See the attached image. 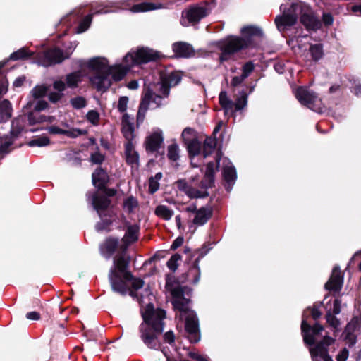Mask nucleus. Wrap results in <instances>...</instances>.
I'll return each mask as SVG.
<instances>
[{"label": "nucleus", "mask_w": 361, "mask_h": 361, "mask_svg": "<svg viewBox=\"0 0 361 361\" xmlns=\"http://www.w3.org/2000/svg\"><path fill=\"white\" fill-rule=\"evenodd\" d=\"M128 264V262L124 256L114 259V265L109 274L112 290L121 295H126L128 291L126 281H132V290L130 291V295L136 298L140 304L144 303L145 299L147 298L150 301L151 290L148 286L142 289L144 281L140 279L133 278L131 274L127 271Z\"/></svg>", "instance_id": "nucleus-1"}, {"label": "nucleus", "mask_w": 361, "mask_h": 361, "mask_svg": "<svg viewBox=\"0 0 361 361\" xmlns=\"http://www.w3.org/2000/svg\"><path fill=\"white\" fill-rule=\"evenodd\" d=\"M180 80L178 71L160 73L159 81L149 87L142 99L137 115V123L143 121L148 109H156L162 105V100L169 95L170 87L176 85Z\"/></svg>", "instance_id": "nucleus-2"}, {"label": "nucleus", "mask_w": 361, "mask_h": 361, "mask_svg": "<svg viewBox=\"0 0 361 361\" xmlns=\"http://www.w3.org/2000/svg\"><path fill=\"white\" fill-rule=\"evenodd\" d=\"M143 322L140 326V338L144 344L150 349L159 350L161 343L157 337L163 332L166 312L161 309H154L149 302L142 312Z\"/></svg>", "instance_id": "nucleus-3"}, {"label": "nucleus", "mask_w": 361, "mask_h": 361, "mask_svg": "<svg viewBox=\"0 0 361 361\" xmlns=\"http://www.w3.org/2000/svg\"><path fill=\"white\" fill-rule=\"evenodd\" d=\"M87 66L97 73L91 78V81L99 91L106 90L111 85V79L115 81L122 80L117 78L121 71L122 65L121 63L110 66L106 58L94 57L89 60Z\"/></svg>", "instance_id": "nucleus-4"}, {"label": "nucleus", "mask_w": 361, "mask_h": 361, "mask_svg": "<svg viewBox=\"0 0 361 361\" xmlns=\"http://www.w3.org/2000/svg\"><path fill=\"white\" fill-rule=\"evenodd\" d=\"M163 57L164 55L160 51L148 47H139L135 49H131L123 58L121 63V71L117 78L123 79L133 66L155 62Z\"/></svg>", "instance_id": "nucleus-5"}, {"label": "nucleus", "mask_w": 361, "mask_h": 361, "mask_svg": "<svg viewBox=\"0 0 361 361\" xmlns=\"http://www.w3.org/2000/svg\"><path fill=\"white\" fill-rule=\"evenodd\" d=\"M116 193L114 190H106L105 194L98 192L87 194V200L91 202L94 210L97 211L101 221L98 222L95 228L97 231L109 229L113 221V211L109 208L110 200L107 196H113Z\"/></svg>", "instance_id": "nucleus-6"}, {"label": "nucleus", "mask_w": 361, "mask_h": 361, "mask_svg": "<svg viewBox=\"0 0 361 361\" xmlns=\"http://www.w3.org/2000/svg\"><path fill=\"white\" fill-rule=\"evenodd\" d=\"M191 293V289L187 287L182 288V295H189ZM190 302V298H185L182 296V314H184L185 318V330L188 334V338L192 343L200 341L201 338L199 319L196 313L190 310L185 305Z\"/></svg>", "instance_id": "nucleus-7"}, {"label": "nucleus", "mask_w": 361, "mask_h": 361, "mask_svg": "<svg viewBox=\"0 0 361 361\" xmlns=\"http://www.w3.org/2000/svg\"><path fill=\"white\" fill-rule=\"evenodd\" d=\"M76 42H70L69 46L63 51L59 48H53L38 54L39 63L43 66H50L60 63L66 59H68L76 48Z\"/></svg>", "instance_id": "nucleus-8"}, {"label": "nucleus", "mask_w": 361, "mask_h": 361, "mask_svg": "<svg viewBox=\"0 0 361 361\" xmlns=\"http://www.w3.org/2000/svg\"><path fill=\"white\" fill-rule=\"evenodd\" d=\"M247 41L239 37L231 36L226 38L221 42L220 45L221 51V61L229 59L233 54L247 47Z\"/></svg>", "instance_id": "nucleus-9"}, {"label": "nucleus", "mask_w": 361, "mask_h": 361, "mask_svg": "<svg viewBox=\"0 0 361 361\" xmlns=\"http://www.w3.org/2000/svg\"><path fill=\"white\" fill-rule=\"evenodd\" d=\"M25 125V119L22 116H19L12 121L11 136L0 135V154L4 155L11 152V147L13 142V137L18 136L23 130Z\"/></svg>", "instance_id": "nucleus-10"}, {"label": "nucleus", "mask_w": 361, "mask_h": 361, "mask_svg": "<svg viewBox=\"0 0 361 361\" xmlns=\"http://www.w3.org/2000/svg\"><path fill=\"white\" fill-rule=\"evenodd\" d=\"M288 1L286 4L281 6V10L283 14L278 16L275 18V23L279 30L284 31L288 27L293 26L297 21L298 13L294 12L291 7V2Z\"/></svg>", "instance_id": "nucleus-11"}, {"label": "nucleus", "mask_w": 361, "mask_h": 361, "mask_svg": "<svg viewBox=\"0 0 361 361\" xmlns=\"http://www.w3.org/2000/svg\"><path fill=\"white\" fill-rule=\"evenodd\" d=\"M291 7L298 15L301 14L300 21L310 30H317L320 27V22L313 15L310 8L301 2L292 1Z\"/></svg>", "instance_id": "nucleus-12"}, {"label": "nucleus", "mask_w": 361, "mask_h": 361, "mask_svg": "<svg viewBox=\"0 0 361 361\" xmlns=\"http://www.w3.org/2000/svg\"><path fill=\"white\" fill-rule=\"evenodd\" d=\"M295 95L299 102L312 110L321 113L323 110L321 99L312 92L303 87L297 88Z\"/></svg>", "instance_id": "nucleus-13"}, {"label": "nucleus", "mask_w": 361, "mask_h": 361, "mask_svg": "<svg viewBox=\"0 0 361 361\" xmlns=\"http://www.w3.org/2000/svg\"><path fill=\"white\" fill-rule=\"evenodd\" d=\"M165 287L173 308L180 312V281L172 274H167Z\"/></svg>", "instance_id": "nucleus-14"}, {"label": "nucleus", "mask_w": 361, "mask_h": 361, "mask_svg": "<svg viewBox=\"0 0 361 361\" xmlns=\"http://www.w3.org/2000/svg\"><path fill=\"white\" fill-rule=\"evenodd\" d=\"M334 343V339L329 336H325L323 341L318 343L314 348L310 349L311 357L313 361H333L328 354L327 347Z\"/></svg>", "instance_id": "nucleus-15"}, {"label": "nucleus", "mask_w": 361, "mask_h": 361, "mask_svg": "<svg viewBox=\"0 0 361 361\" xmlns=\"http://www.w3.org/2000/svg\"><path fill=\"white\" fill-rule=\"evenodd\" d=\"M210 13L207 5H194L185 11V18L190 23L195 25Z\"/></svg>", "instance_id": "nucleus-16"}, {"label": "nucleus", "mask_w": 361, "mask_h": 361, "mask_svg": "<svg viewBox=\"0 0 361 361\" xmlns=\"http://www.w3.org/2000/svg\"><path fill=\"white\" fill-rule=\"evenodd\" d=\"M182 136L184 137L187 149L191 157L198 154L200 152L201 144L197 140L195 131L190 128H186L182 132Z\"/></svg>", "instance_id": "nucleus-17"}, {"label": "nucleus", "mask_w": 361, "mask_h": 361, "mask_svg": "<svg viewBox=\"0 0 361 361\" xmlns=\"http://www.w3.org/2000/svg\"><path fill=\"white\" fill-rule=\"evenodd\" d=\"M140 228L137 224H127L125 235L121 240V252H125L128 246L138 239Z\"/></svg>", "instance_id": "nucleus-18"}, {"label": "nucleus", "mask_w": 361, "mask_h": 361, "mask_svg": "<svg viewBox=\"0 0 361 361\" xmlns=\"http://www.w3.org/2000/svg\"><path fill=\"white\" fill-rule=\"evenodd\" d=\"M164 141L162 130L159 128L154 129L153 131L146 137L145 147L147 152H154L157 151Z\"/></svg>", "instance_id": "nucleus-19"}, {"label": "nucleus", "mask_w": 361, "mask_h": 361, "mask_svg": "<svg viewBox=\"0 0 361 361\" xmlns=\"http://www.w3.org/2000/svg\"><path fill=\"white\" fill-rule=\"evenodd\" d=\"M301 329L303 334L304 341L309 345H312L315 342L317 336L324 330V328L318 324H316L312 328H311L310 325L307 324L305 320H302Z\"/></svg>", "instance_id": "nucleus-20"}, {"label": "nucleus", "mask_w": 361, "mask_h": 361, "mask_svg": "<svg viewBox=\"0 0 361 361\" xmlns=\"http://www.w3.org/2000/svg\"><path fill=\"white\" fill-rule=\"evenodd\" d=\"M48 133L51 135H63L70 138H76L82 135H85L87 131L80 128L64 129L60 126L52 125L47 128Z\"/></svg>", "instance_id": "nucleus-21"}, {"label": "nucleus", "mask_w": 361, "mask_h": 361, "mask_svg": "<svg viewBox=\"0 0 361 361\" xmlns=\"http://www.w3.org/2000/svg\"><path fill=\"white\" fill-rule=\"evenodd\" d=\"M124 147V155L126 162L132 169H137L139 167V154L135 150L133 142H126Z\"/></svg>", "instance_id": "nucleus-22"}, {"label": "nucleus", "mask_w": 361, "mask_h": 361, "mask_svg": "<svg viewBox=\"0 0 361 361\" xmlns=\"http://www.w3.org/2000/svg\"><path fill=\"white\" fill-rule=\"evenodd\" d=\"M118 238H109L100 245V252L106 259H110L116 250L121 252Z\"/></svg>", "instance_id": "nucleus-23"}, {"label": "nucleus", "mask_w": 361, "mask_h": 361, "mask_svg": "<svg viewBox=\"0 0 361 361\" xmlns=\"http://www.w3.org/2000/svg\"><path fill=\"white\" fill-rule=\"evenodd\" d=\"M134 118L128 114H124L122 116V133L126 140V142H133L134 138Z\"/></svg>", "instance_id": "nucleus-24"}, {"label": "nucleus", "mask_w": 361, "mask_h": 361, "mask_svg": "<svg viewBox=\"0 0 361 361\" xmlns=\"http://www.w3.org/2000/svg\"><path fill=\"white\" fill-rule=\"evenodd\" d=\"M342 277L339 269L335 267L332 271V274L326 283L325 287L330 290L338 291L341 288Z\"/></svg>", "instance_id": "nucleus-25"}, {"label": "nucleus", "mask_w": 361, "mask_h": 361, "mask_svg": "<svg viewBox=\"0 0 361 361\" xmlns=\"http://www.w3.org/2000/svg\"><path fill=\"white\" fill-rule=\"evenodd\" d=\"M164 8H169V6H164L163 4L160 3L142 2L133 5L130 10L133 13H140Z\"/></svg>", "instance_id": "nucleus-26"}, {"label": "nucleus", "mask_w": 361, "mask_h": 361, "mask_svg": "<svg viewBox=\"0 0 361 361\" xmlns=\"http://www.w3.org/2000/svg\"><path fill=\"white\" fill-rule=\"evenodd\" d=\"M106 173L100 167L97 168L92 173V183L99 190L103 189L107 181Z\"/></svg>", "instance_id": "nucleus-27"}, {"label": "nucleus", "mask_w": 361, "mask_h": 361, "mask_svg": "<svg viewBox=\"0 0 361 361\" xmlns=\"http://www.w3.org/2000/svg\"><path fill=\"white\" fill-rule=\"evenodd\" d=\"M12 116V106L7 99L0 102V124L7 122Z\"/></svg>", "instance_id": "nucleus-28"}, {"label": "nucleus", "mask_w": 361, "mask_h": 361, "mask_svg": "<svg viewBox=\"0 0 361 361\" xmlns=\"http://www.w3.org/2000/svg\"><path fill=\"white\" fill-rule=\"evenodd\" d=\"M109 11L97 10L93 13L86 16L78 25L76 32L80 34L88 30L92 23L93 15L107 13Z\"/></svg>", "instance_id": "nucleus-29"}, {"label": "nucleus", "mask_w": 361, "mask_h": 361, "mask_svg": "<svg viewBox=\"0 0 361 361\" xmlns=\"http://www.w3.org/2000/svg\"><path fill=\"white\" fill-rule=\"evenodd\" d=\"M54 88L57 90L56 92H50L49 94V99L53 103L59 101L63 96L62 92L65 90V83L61 80H57L54 82Z\"/></svg>", "instance_id": "nucleus-30"}, {"label": "nucleus", "mask_w": 361, "mask_h": 361, "mask_svg": "<svg viewBox=\"0 0 361 361\" xmlns=\"http://www.w3.org/2000/svg\"><path fill=\"white\" fill-rule=\"evenodd\" d=\"M218 166H216V168L214 167V164L212 162H209L207 164L206 171L204 173V178L203 180L204 187H212L214 183V174Z\"/></svg>", "instance_id": "nucleus-31"}, {"label": "nucleus", "mask_w": 361, "mask_h": 361, "mask_svg": "<svg viewBox=\"0 0 361 361\" xmlns=\"http://www.w3.org/2000/svg\"><path fill=\"white\" fill-rule=\"evenodd\" d=\"M171 142L167 148V157L171 161H176L179 159V146L175 139Z\"/></svg>", "instance_id": "nucleus-32"}, {"label": "nucleus", "mask_w": 361, "mask_h": 361, "mask_svg": "<svg viewBox=\"0 0 361 361\" xmlns=\"http://www.w3.org/2000/svg\"><path fill=\"white\" fill-rule=\"evenodd\" d=\"M241 33L243 35V39H246L248 43L250 42L249 38H251V37H255V36H262V30L259 28H258L257 27H254V26L243 27L241 29Z\"/></svg>", "instance_id": "nucleus-33"}, {"label": "nucleus", "mask_w": 361, "mask_h": 361, "mask_svg": "<svg viewBox=\"0 0 361 361\" xmlns=\"http://www.w3.org/2000/svg\"><path fill=\"white\" fill-rule=\"evenodd\" d=\"M128 1L129 0H123L120 1H108L104 4H99V7L102 8L100 10L102 11H109L108 13H109L113 12L115 10L109 8H124Z\"/></svg>", "instance_id": "nucleus-34"}, {"label": "nucleus", "mask_w": 361, "mask_h": 361, "mask_svg": "<svg viewBox=\"0 0 361 361\" xmlns=\"http://www.w3.org/2000/svg\"><path fill=\"white\" fill-rule=\"evenodd\" d=\"M216 146V139L213 137H207L203 145V156L204 158L210 155Z\"/></svg>", "instance_id": "nucleus-35"}, {"label": "nucleus", "mask_w": 361, "mask_h": 361, "mask_svg": "<svg viewBox=\"0 0 361 361\" xmlns=\"http://www.w3.org/2000/svg\"><path fill=\"white\" fill-rule=\"evenodd\" d=\"M219 103L222 108L224 109L226 114L230 111H232L233 103L228 97L226 92H221V93L219 94Z\"/></svg>", "instance_id": "nucleus-36"}, {"label": "nucleus", "mask_w": 361, "mask_h": 361, "mask_svg": "<svg viewBox=\"0 0 361 361\" xmlns=\"http://www.w3.org/2000/svg\"><path fill=\"white\" fill-rule=\"evenodd\" d=\"M211 213L209 210L202 208L198 210L194 219V223L198 225L205 224L210 217Z\"/></svg>", "instance_id": "nucleus-37"}, {"label": "nucleus", "mask_w": 361, "mask_h": 361, "mask_svg": "<svg viewBox=\"0 0 361 361\" xmlns=\"http://www.w3.org/2000/svg\"><path fill=\"white\" fill-rule=\"evenodd\" d=\"M224 177L228 184L232 183L236 178V172L235 168L230 165L224 168Z\"/></svg>", "instance_id": "nucleus-38"}, {"label": "nucleus", "mask_w": 361, "mask_h": 361, "mask_svg": "<svg viewBox=\"0 0 361 361\" xmlns=\"http://www.w3.org/2000/svg\"><path fill=\"white\" fill-rule=\"evenodd\" d=\"M32 52L30 51L27 48L23 47L10 55L9 59L13 61L23 59L31 56Z\"/></svg>", "instance_id": "nucleus-39"}, {"label": "nucleus", "mask_w": 361, "mask_h": 361, "mask_svg": "<svg viewBox=\"0 0 361 361\" xmlns=\"http://www.w3.org/2000/svg\"><path fill=\"white\" fill-rule=\"evenodd\" d=\"M81 73L73 72L66 75V81L68 87H75L80 81Z\"/></svg>", "instance_id": "nucleus-40"}, {"label": "nucleus", "mask_w": 361, "mask_h": 361, "mask_svg": "<svg viewBox=\"0 0 361 361\" xmlns=\"http://www.w3.org/2000/svg\"><path fill=\"white\" fill-rule=\"evenodd\" d=\"M155 213L157 216L166 220L170 219L173 214V212L164 205L158 206L156 208Z\"/></svg>", "instance_id": "nucleus-41"}, {"label": "nucleus", "mask_w": 361, "mask_h": 361, "mask_svg": "<svg viewBox=\"0 0 361 361\" xmlns=\"http://www.w3.org/2000/svg\"><path fill=\"white\" fill-rule=\"evenodd\" d=\"M49 138L47 136L38 137L28 142L30 147H44L49 144Z\"/></svg>", "instance_id": "nucleus-42"}, {"label": "nucleus", "mask_w": 361, "mask_h": 361, "mask_svg": "<svg viewBox=\"0 0 361 361\" xmlns=\"http://www.w3.org/2000/svg\"><path fill=\"white\" fill-rule=\"evenodd\" d=\"M182 190H184L185 192L190 197H205L208 196V192L207 191H199L193 188H185L182 186Z\"/></svg>", "instance_id": "nucleus-43"}, {"label": "nucleus", "mask_w": 361, "mask_h": 361, "mask_svg": "<svg viewBox=\"0 0 361 361\" xmlns=\"http://www.w3.org/2000/svg\"><path fill=\"white\" fill-rule=\"evenodd\" d=\"M310 51L314 61L319 60L323 56L322 47L320 44L312 45L310 48Z\"/></svg>", "instance_id": "nucleus-44"}, {"label": "nucleus", "mask_w": 361, "mask_h": 361, "mask_svg": "<svg viewBox=\"0 0 361 361\" xmlns=\"http://www.w3.org/2000/svg\"><path fill=\"white\" fill-rule=\"evenodd\" d=\"M180 259V255L178 253L171 256L170 259L167 262V267L173 272L177 270L178 267V261Z\"/></svg>", "instance_id": "nucleus-45"}, {"label": "nucleus", "mask_w": 361, "mask_h": 361, "mask_svg": "<svg viewBox=\"0 0 361 361\" xmlns=\"http://www.w3.org/2000/svg\"><path fill=\"white\" fill-rule=\"evenodd\" d=\"M70 102L73 107L76 109L84 108L87 105V102L85 99L82 97H76L72 98Z\"/></svg>", "instance_id": "nucleus-46"}, {"label": "nucleus", "mask_w": 361, "mask_h": 361, "mask_svg": "<svg viewBox=\"0 0 361 361\" xmlns=\"http://www.w3.org/2000/svg\"><path fill=\"white\" fill-rule=\"evenodd\" d=\"M195 55V49L191 44L182 42V57L189 58Z\"/></svg>", "instance_id": "nucleus-47"}, {"label": "nucleus", "mask_w": 361, "mask_h": 361, "mask_svg": "<svg viewBox=\"0 0 361 361\" xmlns=\"http://www.w3.org/2000/svg\"><path fill=\"white\" fill-rule=\"evenodd\" d=\"M123 206L125 209L130 212L137 206V201L135 197H129L125 200Z\"/></svg>", "instance_id": "nucleus-48"}, {"label": "nucleus", "mask_w": 361, "mask_h": 361, "mask_svg": "<svg viewBox=\"0 0 361 361\" xmlns=\"http://www.w3.org/2000/svg\"><path fill=\"white\" fill-rule=\"evenodd\" d=\"M87 119L90 121L92 125L97 126L98 125L99 120V114L97 111L90 110L87 112L86 115Z\"/></svg>", "instance_id": "nucleus-49"}, {"label": "nucleus", "mask_w": 361, "mask_h": 361, "mask_svg": "<svg viewBox=\"0 0 361 361\" xmlns=\"http://www.w3.org/2000/svg\"><path fill=\"white\" fill-rule=\"evenodd\" d=\"M47 92V89L44 85H38L32 89L31 93L35 98L43 97Z\"/></svg>", "instance_id": "nucleus-50"}, {"label": "nucleus", "mask_w": 361, "mask_h": 361, "mask_svg": "<svg viewBox=\"0 0 361 361\" xmlns=\"http://www.w3.org/2000/svg\"><path fill=\"white\" fill-rule=\"evenodd\" d=\"M247 95L243 92L242 94L237 99L235 103L233 104V105H235L236 110H240L247 105Z\"/></svg>", "instance_id": "nucleus-51"}, {"label": "nucleus", "mask_w": 361, "mask_h": 361, "mask_svg": "<svg viewBox=\"0 0 361 361\" xmlns=\"http://www.w3.org/2000/svg\"><path fill=\"white\" fill-rule=\"evenodd\" d=\"M128 101V97L126 96H123L119 98L117 104V109L119 112L124 113L127 110Z\"/></svg>", "instance_id": "nucleus-52"}, {"label": "nucleus", "mask_w": 361, "mask_h": 361, "mask_svg": "<svg viewBox=\"0 0 361 361\" xmlns=\"http://www.w3.org/2000/svg\"><path fill=\"white\" fill-rule=\"evenodd\" d=\"M326 320L329 324L335 329H336L340 324V322L337 319V318L335 316L332 315L331 312L327 313Z\"/></svg>", "instance_id": "nucleus-53"}, {"label": "nucleus", "mask_w": 361, "mask_h": 361, "mask_svg": "<svg viewBox=\"0 0 361 361\" xmlns=\"http://www.w3.org/2000/svg\"><path fill=\"white\" fill-rule=\"evenodd\" d=\"M159 181L151 177L149 180V191L150 192V193H154L159 190Z\"/></svg>", "instance_id": "nucleus-54"}, {"label": "nucleus", "mask_w": 361, "mask_h": 361, "mask_svg": "<svg viewBox=\"0 0 361 361\" xmlns=\"http://www.w3.org/2000/svg\"><path fill=\"white\" fill-rule=\"evenodd\" d=\"M254 66L251 62L245 63L243 67V78H246L250 73L253 71Z\"/></svg>", "instance_id": "nucleus-55"}, {"label": "nucleus", "mask_w": 361, "mask_h": 361, "mask_svg": "<svg viewBox=\"0 0 361 361\" xmlns=\"http://www.w3.org/2000/svg\"><path fill=\"white\" fill-rule=\"evenodd\" d=\"M38 121L41 123H54L56 120V118L53 116H46V115H43V114H40L38 116Z\"/></svg>", "instance_id": "nucleus-56"}, {"label": "nucleus", "mask_w": 361, "mask_h": 361, "mask_svg": "<svg viewBox=\"0 0 361 361\" xmlns=\"http://www.w3.org/2000/svg\"><path fill=\"white\" fill-rule=\"evenodd\" d=\"M104 159V156L100 154L99 152H94L93 154H92L91 155V161L94 163V164H101Z\"/></svg>", "instance_id": "nucleus-57"}, {"label": "nucleus", "mask_w": 361, "mask_h": 361, "mask_svg": "<svg viewBox=\"0 0 361 361\" xmlns=\"http://www.w3.org/2000/svg\"><path fill=\"white\" fill-rule=\"evenodd\" d=\"M164 339L165 342L168 343L170 345L173 343L175 340V336L173 332L172 331H169L166 332L164 335Z\"/></svg>", "instance_id": "nucleus-58"}, {"label": "nucleus", "mask_w": 361, "mask_h": 361, "mask_svg": "<svg viewBox=\"0 0 361 361\" xmlns=\"http://www.w3.org/2000/svg\"><path fill=\"white\" fill-rule=\"evenodd\" d=\"M40 115L39 113H30L27 116L28 122L30 125H34L35 123H40L39 121H38V116Z\"/></svg>", "instance_id": "nucleus-59"}, {"label": "nucleus", "mask_w": 361, "mask_h": 361, "mask_svg": "<svg viewBox=\"0 0 361 361\" xmlns=\"http://www.w3.org/2000/svg\"><path fill=\"white\" fill-rule=\"evenodd\" d=\"M348 350L345 348L343 349L337 355V361H346L348 357Z\"/></svg>", "instance_id": "nucleus-60"}, {"label": "nucleus", "mask_w": 361, "mask_h": 361, "mask_svg": "<svg viewBox=\"0 0 361 361\" xmlns=\"http://www.w3.org/2000/svg\"><path fill=\"white\" fill-rule=\"evenodd\" d=\"M47 106H48V104L47 102L42 101V100H39L35 104V109L37 111H42V110H44L45 109H47Z\"/></svg>", "instance_id": "nucleus-61"}, {"label": "nucleus", "mask_w": 361, "mask_h": 361, "mask_svg": "<svg viewBox=\"0 0 361 361\" xmlns=\"http://www.w3.org/2000/svg\"><path fill=\"white\" fill-rule=\"evenodd\" d=\"M333 17L329 13H324L323 22L326 25H330L333 23Z\"/></svg>", "instance_id": "nucleus-62"}, {"label": "nucleus", "mask_w": 361, "mask_h": 361, "mask_svg": "<svg viewBox=\"0 0 361 361\" xmlns=\"http://www.w3.org/2000/svg\"><path fill=\"white\" fill-rule=\"evenodd\" d=\"M341 300L339 299H336L334 302V308L333 313L335 314H338L341 312Z\"/></svg>", "instance_id": "nucleus-63"}, {"label": "nucleus", "mask_w": 361, "mask_h": 361, "mask_svg": "<svg viewBox=\"0 0 361 361\" xmlns=\"http://www.w3.org/2000/svg\"><path fill=\"white\" fill-rule=\"evenodd\" d=\"M163 353L166 357V361H180V355L178 352L176 353V356L169 355L168 354H166V353L164 351Z\"/></svg>", "instance_id": "nucleus-64"}]
</instances>
